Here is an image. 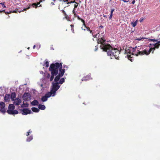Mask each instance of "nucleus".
<instances>
[{
    "label": "nucleus",
    "mask_w": 160,
    "mask_h": 160,
    "mask_svg": "<svg viewBox=\"0 0 160 160\" xmlns=\"http://www.w3.org/2000/svg\"><path fill=\"white\" fill-rule=\"evenodd\" d=\"M137 21H136L134 22H132L131 23V25L133 27H135L137 24Z\"/></svg>",
    "instance_id": "obj_24"
},
{
    "label": "nucleus",
    "mask_w": 160,
    "mask_h": 160,
    "mask_svg": "<svg viewBox=\"0 0 160 160\" xmlns=\"http://www.w3.org/2000/svg\"><path fill=\"white\" fill-rule=\"evenodd\" d=\"M31 133L30 131L28 132H27V136H28L29 135V134Z\"/></svg>",
    "instance_id": "obj_38"
},
{
    "label": "nucleus",
    "mask_w": 160,
    "mask_h": 160,
    "mask_svg": "<svg viewBox=\"0 0 160 160\" xmlns=\"http://www.w3.org/2000/svg\"><path fill=\"white\" fill-rule=\"evenodd\" d=\"M64 15L65 16V18L67 20H69V17H68V16L67 15V14L66 13V14H65Z\"/></svg>",
    "instance_id": "obj_30"
},
{
    "label": "nucleus",
    "mask_w": 160,
    "mask_h": 160,
    "mask_svg": "<svg viewBox=\"0 0 160 160\" xmlns=\"http://www.w3.org/2000/svg\"><path fill=\"white\" fill-rule=\"evenodd\" d=\"M84 78H83L82 79V81H83L84 80H85V79H84Z\"/></svg>",
    "instance_id": "obj_55"
},
{
    "label": "nucleus",
    "mask_w": 160,
    "mask_h": 160,
    "mask_svg": "<svg viewBox=\"0 0 160 160\" xmlns=\"http://www.w3.org/2000/svg\"><path fill=\"white\" fill-rule=\"evenodd\" d=\"M95 47H96V48L95 49L94 51H96L97 50V49H98V47L97 46H96Z\"/></svg>",
    "instance_id": "obj_50"
},
{
    "label": "nucleus",
    "mask_w": 160,
    "mask_h": 160,
    "mask_svg": "<svg viewBox=\"0 0 160 160\" xmlns=\"http://www.w3.org/2000/svg\"><path fill=\"white\" fill-rule=\"evenodd\" d=\"M57 91V90L55 89H54L53 88H52L50 92L52 93V95L53 94L52 96H54V94L56 93Z\"/></svg>",
    "instance_id": "obj_21"
},
{
    "label": "nucleus",
    "mask_w": 160,
    "mask_h": 160,
    "mask_svg": "<svg viewBox=\"0 0 160 160\" xmlns=\"http://www.w3.org/2000/svg\"><path fill=\"white\" fill-rule=\"evenodd\" d=\"M153 45H154V47H155V48L157 49H158L159 48L160 46L159 45H158L156 44H155Z\"/></svg>",
    "instance_id": "obj_31"
},
{
    "label": "nucleus",
    "mask_w": 160,
    "mask_h": 160,
    "mask_svg": "<svg viewBox=\"0 0 160 160\" xmlns=\"http://www.w3.org/2000/svg\"><path fill=\"white\" fill-rule=\"evenodd\" d=\"M0 4L2 5V7L3 8H6V6L5 5L4 2H1Z\"/></svg>",
    "instance_id": "obj_34"
},
{
    "label": "nucleus",
    "mask_w": 160,
    "mask_h": 160,
    "mask_svg": "<svg viewBox=\"0 0 160 160\" xmlns=\"http://www.w3.org/2000/svg\"><path fill=\"white\" fill-rule=\"evenodd\" d=\"M81 20V22H82L83 25V26H84V27H86V24L85 23V21L82 19H81V20Z\"/></svg>",
    "instance_id": "obj_28"
},
{
    "label": "nucleus",
    "mask_w": 160,
    "mask_h": 160,
    "mask_svg": "<svg viewBox=\"0 0 160 160\" xmlns=\"http://www.w3.org/2000/svg\"><path fill=\"white\" fill-rule=\"evenodd\" d=\"M31 5L30 4L28 8H24L23 10H21V11H18V9L17 10H16V9L15 10H14L13 11H11V13H17L18 12H19V13H20L24 11L25 10L29 9L30 8V7H31Z\"/></svg>",
    "instance_id": "obj_8"
},
{
    "label": "nucleus",
    "mask_w": 160,
    "mask_h": 160,
    "mask_svg": "<svg viewBox=\"0 0 160 160\" xmlns=\"http://www.w3.org/2000/svg\"><path fill=\"white\" fill-rule=\"evenodd\" d=\"M42 2V1L41 0L39 2H37V3H33L32 4V6L33 7H35V8H37V7H38V5H39L40 2Z\"/></svg>",
    "instance_id": "obj_15"
},
{
    "label": "nucleus",
    "mask_w": 160,
    "mask_h": 160,
    "mask_svg": "<svg viewBox=\"0 0 160 160\" xmlns=\"http://www.w3.org/2000/svg\"><path fill=\"white\" fill-rule=\"evenodd\" d=\"M21 107H23V105H21Z\"/></svg>",
    "instance_id": "obj_62"
},
{
    "label": "nucleus",
    "mask_w": 160,
    "mask_h": 160,
    "mask_svg": "<svg viewBox=\"0 0 160 160\" xmlns=\"http://www.w3.org/2000/svg\"><path fill=\"white\" fill-rule=\"evenodd\" d=\"M63 68H68V67L66 65H63Z\"/></svg>",
    "instance_id": "obj_47"
},
{
    "label": "nucleus",
    "mask_w": 160,
    "mask_h": 160,
    "mask_svg": "<svg viewBox=\"0 0 160 160\" xmlns=\"http://www.w3.org/2000/svg\"><path fill=\"white\" fill-rule=\"evenodd\" d=\"M135 3V0H133L132 2V4H134Z\"/></svg>",
    "instance_id": "obj_49"
},
{
    "label": "nucleus",
    "mask_w": 160,
    "mask_h": 160,
    "mask_svg": "<svg viewBox=\"0 0 160 160\" xmlns=\"http://www.w3.org/2000/svg\"><path fill=\"white\" fill-rule=\"evenodd\" d=\"M69 0H65V2H68ZM66 3H67V2H66Z\"/></svg>",
    "instance_id": "obj_53"
},
{
    "label": "nucleus",
    "mask_w": 160,
    "mask_h": 160,
    "mask_svg": "<svg viewBox=\"0 0 160 160\" xmlns=\"http://www.w3.org/2000/svg\"><path fill=\"white\" fill-rule=\"evenodd\" d=\"M129 0H122V1L124 2H127L129 1Z\"/></svg>",
    "instance_id": "obj_39"
},
{
    "label": "nucleus",
    "mask_w": 160,
    "mask_h": 160,
    "mask_svg": "<svg viewBox=\"0 0 160 160\" xmlns=\"http://www.w3.org/2000/svg\"><path fill=\"white\" fill-rule=\"evenodd\" d=\"M38 103V102L37 100H34L31 102V104L33 106L37 105Z\"/></svg>",
    "instance_id": "obj_14"
},
{
    "label": "nucleus",
    "mask_w": 160,
    "mask_h": 160,
    "mask_svg": "<svg viewBox=\"0 0 160 160\" xmlns=\"http://www.w3.org/2000/svg\"><path fill=\"white\" fill-rule=\"evenodd\" d=\"M84 28H86L87 30L90 32V33H91L92 36L94 37L95 38H97V35L98 34H99V33L98 32V33L95 34V32L94 31V30H91L90 28L88 27H87L86 26V27H84Z\"/></svg>",
    "instance_id": "obj_4"
},
{
    "label": "nucleus",
    "mask_w": 160,
    "mask_h": 160,
    "mask_svg": "<svg viewBox=\"0 0 160 160\" xmlns=\"http://www.w3.org/2000/svg\"><path fill=\"white\" fill-rule=\"evenodd\" d=\"M15 108V107L13 104H11L9 105L8 109L13 110Z\"/></svg>",
    "instance_id": "obj_19"
},
{
    "label": "nucleus",
    "mask_w": 160,
    "mask_h": 160,
    "mask_svg": "<svg viewBox=\"0 0 160 160\" xmlns=\"http://www.w3.org/2000/svg\"><path fill=\"white\" fill-rule=\"evenodd\" d=\"M52 93H50V92H48L45 95L47 97V98H49L50 97H51L52 95Z\"/></svg>",
    "instance_id": "obj_26"
},
{
    "label": "nucleus",
    "mask_w": 160,
    "mask_h": 160,
    "mask_svg": "<svg viewBox=\"0 0 160 160\" xmlns=\"http://www.w3.org/2000/svg\"><path fill=\"white\" fill-rule=\"evenodd\" d=\"M14 104L16 105H19L21 103V100L20 99L17 98L14 99Z\"/></svg>",
    "instance_id": "obj_11"
},
{
    "label": "nucleus",
    "mask_w": 160,
    "mask_h": 160,
    "mask_svg": "<svg viewBox=\"0 0 160 160\" xmlns=\"http://www.w3.org/2000/svg\"><path fill=\"white\" fill-rule=\"evenodd\" d=\"M31 109L32 111L34 112H38L39 111V109L35 107L32 108Z\"/></svg>",
    "instance_id": "obj_18"
},
{
    "label": "nucleus",
    "mask_w": 160,
    "mask_h": 160,
    "mask_svg": "<svg viewBox=\"0 0 160 160\" xmlns=\"http://www.w3.org/2000/svg\"><path fill=\"white\" fill-rule=\"evenodd\" d=\"M35 47H36L35 45H34L33 46V49L35 48Z\"/></svg>",
    "instance_id": "obj_58"
},
{
    "label": "nucleus",
    "mask_w": 160,
    "mask_h": 160,
    "mask_svg": "<svg viewBox=\"0 0 160 160\" xmlns=\"http://www.w3.org/2000/svg\"><path fill=\"white\" fill-rule=\"evenodd\" d=\"M141 39H140V38H138V40H140Z\"/></svg>",
    "instance_id": "obj_60"
},
{
    "label": "nucleus",
    "mask_w": 160,
    "mask_h": 160,
    "mask_svg": "<svg viewBox=\"0 0 160 160\" xmlns=\"http://www.w3.org/2000/svg\"><path fill=\"white\" fill-rule=\"evenodd\" d=\"M48 99L47 97L45 95L44 96H43L41 98V100L42 102H45L47 101Z\"/></svg>",
    "instance_id": "obj_20"
},
{
    "label": "nucleus",
    "mask_w": 160,
    "mask_h": 160,
    "mask_svg": "<svg viewBox=\"0 0 160 160\" xmlns=\"http://www.w3.org/2000/svg\"><path fill=\"white\" fill-rule=\"evenodd\" d=\"M16 10H17L18 9V11H21V10H20L19 8H16Z\"/></svg>",
    "instance_id": "obj_54"
},
{
    "label": "nucleus",
    "mask_w": 160,
    "mask_h": 160,
    "mask_svg": "<svg viewBox=\"0 0 160 160\" xmlns=\"http://www.w3.org/2000/svg\"><path fill=\"white\" fill-rule=\"evenodd\" d=\"M77 19H78V20H81V19H82L81 18H80L79 16H78L77 17Z\"/></svg>",
    "instance_id": "obj_44"
},
{
    "label": "nucleus",
    "mask_w": 160,
    "mask_h": 160,
    "mask_svg": "<svg viewBox=\"0 0 160 160\" xmlns=\"http://www.w3.org/2000/svg\"><path fill=\"white\" fill-rule=\"evenodd\" d=\"M157 42H158L156 43L155 44H157L158 45H160V41H158Z\"/></svg>",
    "instance_id": "obj_40"
},
{
    "label": "nucleus",
    "mask_w": 160,
    "mask_h": 160,
    "mask_svg": "<svg viewBox=\"0 0 160 160\" xmlns=\"http://www.w3.org/2000/svg\"><path fill=\"white\" fill-rule=\"evenodd\" d=\"M38 108L39 109L44 110L45 109L46 107L45 106L43 105L39 104L38 105Z\"/></svg>",
    "instance_id": "obj_17"
},
{
    "label": "nucleus",
    "mask_w": 160,
    "mask_h": 160,
    "mask_svg": "<svg viewBox=\"0 0 160 160\" xmlns=\"http://www.w3.org/2000/svg\"><path fill=\"white\" fill-rule=\"evenodd\" d=\"M58 84V82H56L55 83L53 82L52 88L57 91L60 87V86Z\"/></svg>",
    "instance_id": "obj_9"
},
{
    "label": "nucleus",
    "mask_w": 160,
    "mask_h": 160,
    "mask_svg": "<svg viewBox=\"0 0 160 160\" xmlns=\"http://www.w3.org/2000/svg\"><path fill=\"white\" fill-rule=\"evenodd\" d=\"M52 3L53 4V5H54V4L53 3H52Z\"/></svg>",
    "instance_id": "obj_64"
},
{
    "label": "nucleus",
    "mask_w": 160,
    "mask_h": 160,
    "mask_svg": "<svg viewBox=\"0 0 160 160\" xmlns=\"http://www.w3.org/2000/svg\"><path fill=\"white\" fill-rule=\"evenodd\" d=\"M18 113V111L16 110H13V114H17Z\"/></svg>",
    "instance_id": "obj_29"
},
{
    "label": "nucleus",
    "mask_w": 160,
    "mask_h": 160,
    "mask_svg": "<svg viewBox=\"0 0 160 160\" xmlns=\"http://www.w3.org/2000/svg\"><path fill=\"white\" fill-rule=\"evenodd\" d=\"M0 111L2 113H4L6 112V110L5 108V103L2 102H0Z\"/></svg>",
    "instance_id": "obj_5"
},
{
    "label": "nucleus",
    "mask_w": 160,
    "mask_h": 160,
    "mask_svg": "<svg viewBox=\"0 0 160 160\" xmlns=\"http://www.w3.org/2000/svg\"><path fill=\"white\" fill-rule=\"evenodd\" d=\"M62 63L56 62L51 64L49 68V70L51 72V75L50 81L53 80L55 76H56L54 78V81L57 82L62 77L65 72V68L62 69Z\"/></svg>",
    "instance_id": "obj_1"
},
{
    "label": "nucleus",
    "mask_w": 160,
    "mask_h": 160,
    "mask_svg": "<svg viewBox=\"0 0 160 160\" xmlns=\"http://www.w3.org/2000/svg\"><path fill=\"white\" fill-rule=\"evenodd\" d=\"M70 26L72 30H73V31H74V29H73L74 25L73 24H71L70 25Z\"/></svg>",
    "instance_id": "obj_36"
},
{
    "label": "nucleus",
    "mask_w": 160,
    "mask_h": 160,
    "mask_svg": "<svg viewBox=\"0 0 160 160\" xmlns=\"http://www.w3.org/2000/svg\"><path fill=\"white\" fill-rule=\"evenodd\" d=\"M105 42L106 40L103 37L101 38H98V43L101 44L100 46V48L102 49L103 51L107 52L108 56L112 57L111 59L114 57L115 59H118L120 52L117 49L113 48L110 45L106 44Z\"/></svg>",
    "instance_id": "obj_2"
},
{
    "label": "nucleus",
    "mask_w": 160,
    "mask_h": 160,
    "mask_svg": "<svg viewBox=\"0 0 160 160\" xmlns=\"http://www.w3.org/2000/svg\"><path fill=\"white\" fill-rule=\"evenodd\" d=\"M30 97V95L28 93H24L22 96L23 100L26 101H28Z\"/></svg>",
    "instance_id": "obj_6"
},
{
    "label": "nucleus",
    "mask_w": 160,
    "mask_h": 160,
    "mask_svg": "<svg viewBox=\"0 0 160 160\" xmlns=\"http://www.w3.org/2000/svg\"><path fill=\"white\" fill-rule=\"evenodd\" d=\"M154 44H149V46H150H150H151V47H153L154 46V45H154Z\"/></svg>",
    "instance_id": "obj_43"
},
{
    "label": "nucleus",
    "mask_w": 160,
    "mask_h": 160,
    "mask_svg": "<svg viewBox=\"0 0 160 160\" xmlns=\"http://www.w3.org/2000/svg\"><path fill=\"white\" fill-rule=\"evenodd\" d=\"M4 11V10H2V11H1V10H0V12H3Z\"/></svg>",
    "instance_id": "obj_56"
},
{
    "label": "nucleus",
    "mask_w": 160,
    "mask_h": 160,
    "mask_svg": "<svg viewBox=\"0 0 160 160\" xmlns=\"http://www.w3.org/2000/svg\"><path fill=\"white\" fill-rule=\"evenodd\" d=\"M72 3H77V2H75V1L74 0H73V1H72Z\"/></svg>",
    "instance_id": "obj_51"
},
{
    "label": "nucleus",
    "mask_w": 160,
    "mask_h": 160,
    "mask_svg": "<svg viewBox=\"0 0 160 160\" xmlns=\"http://www.w3.org/2000/svg\"><path fill=\"white\" fill-rule=\"evenodd\" d=\"M156 48L155 47L153 48H151L149 50L147 49H145L143 50L142 51H140L139 50H137V52L135 51H134V49L133 48L132 50H133V53H132V55H133L135 54L136 56H137L138 55L142 56L144 55H149L150 52L152 51V53H153L154 50Z\"/></svg>",
    "instance_id": "obj_3"
},
{
    "label": "nucleus",
    "mask_w": 160,
    "mask_h": 160,
    "mask_svg": "<svg viewBox=\"0 0 160 160\" xmlns=\"http://www.w3.org/2000/svg\"><path fill=\"white\" fill-rule=\"evenodd\" d=\"M50 76V74H48V78Z\"/></svg>",
    "instance_id": "obj_57"
},
{
    "label": "nucleus",
    "mask_w": 160,
    "mask_h": 160,
    "mask_svg": "<svg viewBox=\"0 0 160 160\" xmlns=\"http://www.w3.org/2000/svg\"><path fill=\"white\" fill-rule=\"evenodd\" d=\"M72 1L68 2L67 3V4H71V3H72Z\"/></svg>",
    "instance_id": "obj_48"
},
{
    "label": "nucleus",
    "mask_w": 160,
    "mask_h": 160,
    "mask_svg": "<svg viewBox=\"0 0 160 160\" xmlns=\"http://www.w3.org/2000/svg\"><path fill=\"white\" fill-rule=\"evenodd\" d=\"M42 7L41 5H40L39 6V7Z\"/></svg>",
    "instance_id": "obj_61"
},
{
    "label": "nucleus",
    "mask_w": 160,
    "mask_h": 160,
    "mask_svg": "<svg viewBox=\"0 0 160 160\" xmlns=\"http://www.w3.org/2000/svg\"><path fill=\"white\" fill-rule=\"evenodd\" d=\"M24 104L25 107H28V104L27 103Z\"/></svg>",
    "instance_id": "obj_41"
},
{
    "label": "nucleus",
    "mask_w": 160,
    "mask_h": 160,
    "mask_svg": "<svg viewBox=\"0 0 160 160\" xmlns=\"http://www.w3.org/2000/svg\"><path fill=\"white\" fill-rule=\"evenodd\" d=\"M82 29L83 30H84V31H85L86 30V28H84V26L83 27H82Z\"/></svg>",
    "instance_id": "obj_45"
},
{
    "label": "nucleus",
    "mask_w": 160,
    "mask_h": 160,
    "mask_svg": "<svg viewBox=\"0 0 160 160\" xmlns=\"http://www.w3.org/2000/svg\"><path fill=\"white\" fill-rule=\"evenodd\" d=\"M16 95L15 92H12L11 94V98L12 101H14V99L16 98Z\"/></svg>",
    "instance_id": "obj_13"
},
{
    "label": "nucleus",
    "mask_w": 160,
    "mask_h": 160,
    "mask_svg": "<svg viewBox=\"0 0 160 160\" xmlns=\"http://www.w3.org/2000/svg\"><path fill=\"white\" fill-rule=\"evenodd\" d=\"M74 17H77L78 16V15H77L76 13H75L74 14Z\"/></svg>",
    "instance_id": "obj_42"
},
{
    "label": "nucleus",
    "mask_w": 160,
    "mask_h": 160,
    "mask_svg": "<svg viewBox=\"0 0 160 160\" xmlns=\"http://www.w3.org/2000/svg\"><path fill=\"white\" fill-rule=\"evenodd\" d=\"M65 79L64 78H61L59 81L58 83L60 84H62L64 82Z\"/></svg>",
    "instance_id": "obj_22"
},
{
    "label": "nucleus",
    "mask_w": 160,
    "mask_h": 160,
    "mask_svg": "<svg viewBox=\"0 0 160 160\" xmlns=\"http://www.w3.org/2000/svg\"><path fill=\"white\" fill-rule=\"evenodd\" d=\"M78 3L77 2L76 3H75V4H74V9H75L76 8H77V7H78Z\"/></svg>",
    "instance_id": "obj_35"
},
{
    "label": "nucleus",
    "mask_w": 160,
    "mask_h": 160,
    "mask_svg": "<svg viewBox=\"0 0 160 160\" xmlns=\"http://www.w3.org/2000/svg\"><path fill=\"white\" fill-rule=\"evenodd\" d=\"M10 95L9 94H6L4 97V101L5 102H8L10 101Z\"/></svg>",
    "instance_id": "obj_12"
},
{
    "label": "nucleus",
    "mask_w": 160,
    "mask_h": 160,
    "mask_svg": "<svg viewBox=\"0 0 160 160\" xmlns=\"http://www.w3.org/2000/svg\"><path fill=\"white\" fill-rule=\"evenodd\" d=\"M22 112V114L25 115H27L28 114H31L32 113L31 110L27 108L23 109Z\"/></svg>",
    "instance_id": "obj_7"
},
{
    "label": "nucleus",
    "mask_w": 160,
    "mask_h": 160,
    "mask_svg": "<svg viewBox=\"0 0 160 160\" xmlns=\"http://www.w3.org/2000/svg\"><path fill=\"white\" fill-rule=\"evenodd\" d=\"M72 13L74 14L75 13H76L75 12V9L74 8L73 11H72Z\"/></svg>",
    "instance_id": "obj_46"
},
{
    "label": "nucleus",
    "mask_w": 160,
    "mask_h": 160,
    "mask_svg": "<svg viewBox=\"0 0 160 160\" xmlns=\"http://www.w3.org/2000/svg\"><path fill=\"white\" fill-rule=\"evenodd\" d=\"M7 113L10 114H13V110L11 109H8L7 111Z\"/></svg>",
    "instance_id": "obj_25"
},
{
    "label": "nucleus",
    "mask_w": 160,
    "mask_h": 160,
    "mask_svg": "<svg viewBox=\"0 0 160 160\" xmlns=\"http://www.w3.org/2000/svg\"><path fill=\"white\" fill-rule=\"evenodd\" d=\"M66 7H65L64 8V9H62V10L61 11H62V12L63 13V14L64 15L65 14H66V12L64 11V8H66Z\"/></svg>",
    "instance_id": "obj_32"
},
{
    "label": "nucleus",
    "mask_w": 160,
    "mask_h": 160,
    "mask_svg": "<svg viewBox=\"0 0 160 160\" xmlns=\"http://www.w3.org/2000/svg\"><path fill=\"white\" fill-rule=\"evenodd\" d=\"M99 27L100 28H103V27L102 25H101Z\"/></svg>",
    "instance_id": "obj_52"
},
{
    "label": "nucleus",
    "mask_w": 160,
    "mask_h": 160,
    "mask_svg": "<svg viewBox=\"0 0 160 160\" xmlns=\"http://www.w3.org/2000/svg\"><path fill=\"white\" fill-rule=\"evenodd\" d=\"M33 139V137L32 136H30L27 138V142H30Z\"/></svg>",
    "instance_id": "obj_23"
},
{
    "label": "nucleus",
    "mask_w": 160,
    "mask_h": 160,
    "mask_svg": "<svg viewBox=\"0 0 160 160\" xmlns=\"http://www.w3.org/2000/svg\"><path fill=\"white\" fill-rule=\"evenodd\" d=\"M115 9L114 8H112L111 9V11L110 12V15L109 17V19H111L112 18V15H113V12L114 11Z\"/></svg>",
    "instance_id": "obj_16"
},
{
    "label": "nucleus",
    "mask_w": 160,
    "mask_h": 160,
    "mask_svg": "<svg viewBox=\"0 0 160 160\" xmlns=\"http://www.w3.org/2000/svg\"><path fill=\"white\" fill-rule=\"evenodd\" d=\"M3 12H4V13H5L6 14H10V13H11V11H10L9 12H5V11H4Z\"/></svg>",
    "instance_id": "obj_37"
},
{
    "label": "nucleus",
    "mask_w": 160,
    "mask_h": 160,
    "mask_svg": "<svg viewBox=\"0 0 160 160\" xmlns=\"http://www.w3.org/2000/svg\"><path fill=\"white\" fill-rule=\"evenodd\" d=\"M60 1H62L63 2H65V0H60Z\"/></svg>",
    "instance_id": "obj_59"
},
{
    "label": "nucleus",
    "mask_w": 160,
    "mask_h": 160,
    "mask_svg": "<svg viewBox=\"0 0 160 160\" xmlns=\"http://www.w3.org/2000/svg\"><path fill=\"white\" fill-rule=\"evenodd\" d=\"M125 52L127 53L128 54L127 55V57L128 60L131 62L133 61L134 60V59L133 58L132 56H131V54L130 53H129L128 51L126 50H125Z\"/></svg>",
    "instance_id": "obj_10"
},
{
    "label": "nucleus",
    "mask_w": 160,
    "mask_h": 160,
    "mask_svg": "<svg viewBox=\"0 0 160 160\" xmlns=\"http://www.w3.org/2000/svg\"><path fill=\"white\" fill-rule=\"evenodd\" d=\"M45 66L46 68L48 67L49 62H48V61L46 62L45 63Z\"/></svg>",
    "instance_id": "obj_33"
},
{
    "label": "nucleus",
    "mask_w": 160,
    "mask_h": 160,
    "mask_svg": "<svg viewBox=\"0 0 160 160\" xmlns=\"http://www.w3.org/2000/svg\"><path fill=\"white\" fill-rule=\"evenodd\" d=\"M158 40H157V39H148V41L149 42H150V41H151V42L152 41L153 42H157Z\"/></svg>",
    "instance_id": "obj_27"
},
{
    "label": "nucleus",
    "mask_w": 160,
    "mask_h": 160,
    "mask_svg": "<svg viewBox=\"0 0 160 160\" xmlns=\"http://www.w3.org/2000/svg\"><path fill=\"white\" fill-rule=\"evenodd\" d=\"M58 9L59 10H60V8L59 6V7Z\"/></svg>",
    "instance_id": "obj_63"
}]
</instances>
